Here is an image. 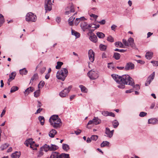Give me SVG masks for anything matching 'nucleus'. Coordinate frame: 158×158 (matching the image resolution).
I'll list each match as a JSON object with an SVG mask.
<instances>
[{
	"mask_svg": "<svg viewBox=\"0 0 158 158\" xmlns=\"http://www.w3.org/2000/svg\"><path fill=\"white\" fill-rule=\"evenodd\" d=\"M109 144V142L107 141H103L101 144L100 146L101 147H104L106 146H108Z\"/></svg>",
	"mask_w": 158,
	"mask_h": 158,
	"instance_id": "38",
	"label": "nucleus"
},
{
	"mask_svg": "<svg viewBox=\"0 0 158 158\" xmlns=\"http://www.w3.org/2000/svg\"><path fill=\"white\" fill-rule=\"evenodd\" d=\"M115 46L118 47V46L121 48H124L123 44L121 42L118 41L116 42L115 43Z\"/></svg>",
	"mask_w": 158,
	"mask_h": 158,
	"instance_id": "31",
	"label": "nucleus"
},
{
	"mask_svg": "<svg viewBox=\"0 0 158 158\" xmlns=\"http://www.w3.org/2000/svg\"><path fill=\"white\" fill-rule=\"evenodd\" d=\"M59 119H60L59 117L57 115H52L50 118L49 119V122H53L55 120H58Z\"/></svg>",
	"mask_w": 158,
	"mask_h": 158,
	"instance_id": "18",
	"label": "nucleus"
},
{
	"mask_svg": "<svg viewBox=\"0 0 158 158\" xmlns=\"http://www.w3.org/2000/svg\"><path fill=\"white\" fill-rule=\"evenodd\" d=\"M88 76L91 80H95L98 77V74L96 71L91 70L87 73Z\"/></svg>",
	"mask_w": 158,
	"mask_h": 158,
	"instance_id": "6",
	"label": "nucleus"
},
{
	"mask_svg": "<svg viewBox=\"0 0 158 158\" xmlns=\"http://www.w3.org/2000/svg\"><path fill=\"white\" fill-rule=\"evenodd\" d=\"M62 148L64 150L67 151L69 149V146L66 144H63L62 145Z\"/></svg>",
	"mask_w": 158,
	"mask_h": 158,
	"instance_id": "34",
	"label": "nucleus"
},
{
	"mask_svg": "<svg viewBox=\"0 0 158 158\" xmlns=\"http://www.w3.org/2000/svg\"><path fill=\"white\" fill-rule=\"evenodd\" d=\"M90 16L91 17H93L95 20H96L98 17V15H95L93 14H90Z\"/></svg>",
	"mask_w": 158,
	"mask_h": 158,
	"instance_id": "57",
	"label": "nucleus"
},
{
	"mask_svg": "<svg viewBox=\"0 0 158 158\" xmlns=\"http://www.w3.org/2000/svg\"><path fill=\"white\" fill-rule=\"evenodd\" d=\"M9 144L6 143H4V144L2 145L1 146V149L2 150H3L6 149L9 146Z\"/></svg>",
	"mask_w": 158,
	"mask_h": 158,
	"instance_id": "41",
	"label": "nucleus"
},
{
	"mask_svg": "<svg viewBox=\"0 0 158 158\" xmlns=\"http://www.w3.org/2000/svg\"><path fill=\"white\" fill-rule=\"evenodd\" d=\"M43 150L44 151L47 152L48 150L50 151V146L47 144L44 145L43 148H42Z\"/></svg>",
	"mask_w": 158,
	"mask_h": 158,
	"instance_id": "35",
	"label": "nucleus"
},
{
	"mask_svg": "<svg viewBox=\"0 0 158 158\" xmlns=\"http://www.w3.org/2000/svg\"><path fill=\"white\" fill-rule=\"evenodd\" d=\"M43 151L42 148H41L39 152L37 154V157L40 158L43 155L44 153L42 152Z\"/></svg>",
	"mask_w": 158,
	"mask_h": 158,
	"instance_id": "44",
	"label": "nucleus"
},
{
	"mask_svg": "<svg viewBox=\"0 0 158 158\" xmlns=\"http://www.w3.org/2000/svg\"><path fill=\"white\" fill-rule=\"evenodd\" d=\"M81 131L80 130L78 129L76 131H74V133L77 135H79L81 132Z\"/></svg>",
	"mask_w": 158,
	"mask_h": 158,
	"instance_id": "63",
	"label": "nucleus"
},
{
	"mask_svg": "<svg viewBox=\"0 0 158 158\" xmlns=\"http://www.w3.org/2000/svg\"><path fill=\"white\" fill-rule=\"evenodd\" d=\"M135 66L134 64L131 62H128L126 64L125 67V70H129L134 69Z\"/></svg>",
	"mask_w": 158,
	"mask_h": 158,
	"instance_id": "13",
	"label": "nucleus"
},
{
	"mask_svg": "<svg viewBox=\"0 0 158 158\" xmlns=\"http://www.w3.org/2000/svg\"><path fill=\"white\" fill-rule=\"evenodd\" d=\"M85 19L84 17H82L80 18H77L74 21V24L75 25H77L79 22L81 21H84Z\"/></svg>",
	"mask_w": 158,
	"mask_h": 158,
	"instance_id": "21",
	"label": "nucleus"
},
{
	"mask_svg": "<svg viewBox=\"0 0 158 158\" xmlns=\"http://www.w3.org/2000/svg\"><path fill=\"white\" fill-rule=\"evenodd\" d=\"M148 124H155L158 123V120L156 118H151L148 119Z\"/></svg>",
	"mask_w": 158,
	"mask_h": 158,
	"instance_id": "17",
	"label": "nucleus"
},
{
	"mask_svg": "<svg viewBox=\"0 0 158 158\" xmlns=\"http://www.w3.org/2000/svg\"><path fill=\"white\" fill-rule=\"evenodd\" d=\"M68 72L66 68H62L58 71L56 74V77L59 80L64 81L68 75Z\"/></svg>",
	"mask_w": 158,
	"mask_h": 158,
	"instance_id": "2",
	"label": "nucleus"
},
{
	"mask_svg": "<svg viewBox=\"0 0 158 158\" xmlns=\"http://www.w3.org/2000/svg\"><path fill=\"white\" fill-rule=\"evenodd\" d=\"M155 75V73L154 72H153L151 75L149 76L147 78V81L145 83L146 86H148L149 85L151 82L154 79Z\"/></svg>",
	"mask_w": 158,
	"mask_h": 158,
	"instance_id": "11",
	"label": "nucleus"
},
{
	"mask_svg": "<svg viewBox=\"0 0 158 158\" xmlns=\"http://www.w3.org/2000/svg\"><path fill=\"white\" fill-rule=\"evenodd\" d=\"M45 4H50L52 5L51 0H45Z\"/></svg>",
	"mask_w": 158,
	"mask_h": 158,
	"instance_id": "59",
	"label": "nucleus"
},
{
	"mask_svg": "<svg viewBox=\"0 0 158 158\" xmlns=\"http://www.w3.org/2000/svg\"><path fill=\"white\" fill-rule=\"evenodd\" d=\"M97 36L99 38H103L105 36V35L104 34L101 32H98L96 33Z\"/></svg>",
	"mask_w": 158,
	"mask_h": 158,
	"instance_id": "32",
	"label": "nucleus"
},
{
	"mask_svg": "<svg viewBox=\"0 0 158 158\" xmlns=\"http://www.w3.org/2000/svg\"><path fill=\"white\" fill-rule=\"evenodd\" d=\"M153 53L152 52H147L145 55L146 58L148 59H150L152 57Z\"/></svg>",
	"mask_w": 158,
	"mask_h": 158,
	"instance_id": "24",
	"label": "nucleus"
},
{
	"mask_svg": "<svg viewBox=\"0 0 158 158\" xmlns=\"http://www.w3.org/2000/svg\"><path fill=\"white\" fill-rule=\"evenodd\" d=\"M34 144L35 143H32L30 145V148H32L33 150L37 149L36 147L35 146H34Z\"/></svg>",
	"mask_w": 158,
	"mask_h": 158,
	"instance_id": "55",
	"label": "nucleus"
},
{
	"mask_svg": "<svg viewBox=\"0 0 158 158\" xmlns=\"http://www.w3.org/2000/svg\"><path fill=\"white\" fill-rule=\"evenodd\" d=\"M27 140L29 141V145L32 143H35V142L32 141L33 139L31 138Z\"/></svg>",
	"mask_w": 158,
	"mask_h": 158,
	"instance_id": "60",
	"label": "nucleus"
},
{
	"mask_svg": "<svg viewBox=\"0 0 158 158\" xmlns=\"http://www.w3.org/2000/svg\"><path fill=\"white\" fill-rule=\"evenodd\" d=\"M133 86H132L136 90H139L140 89V86L139 85L136 84L135 85H134Z\"/></svg>",
	"mask_w": 158,
	"mask_h": 158,
	"instance_id": "53",
	"label": "nucleus"
},
{
	"mask_svg": "<svg viewBox=\"0 0 158 158\" xmlns=\"http://www.w3.org/2000/svg\"><path fill=\"white\" fill-rule=\"evenodd\" d=\"M27 72L28 71L25 68H23V69H20V75H26Z\"/></svg>",
	"mask_w": 158,
	"mask_h": 158,
	"instance_id": "30",
	"label": "nucleus"
},
{
	"mask_svg": "<svg viewBox=\"0 0 158 158\" xmlns=\"http://www.w3.org/2000/svg\"><path fill=\"white\" fill-rule=\"evenodd\" d=\"M63 64V63L62 62L58 61L57 63V65L56 66V69H59Z\"/></svg>",
	"mask_w": 158,
	"mask_h": 158,
	"instance_id": "40",
	"label": "nucleus"
},
{
	"mask_svg": "<svg viewBox=\"0 0 158 158\" xmlns=\"http://www.w3.org/2000/svg\"><path fill=\"white\" fill-rule=\"evenodd\" d=\"M44 82L43 81H41L38 85V87L39 89H41L44 85Z\"/></svg>",
	"mask_w": 158,
	"mask_h": 158,
	"instance_id": "45",
	"label": "nucleus"
},
{
	"mask_svg": "<svg viewBox=\"0 0 158 158\" xmlns=\"http://www.w3.org/2000/svg\"><path fill=\"white\" fill-rule=\"evenodd\" d=\"M88 56L90 61L93 62L94 60V53L92 49L89 50Z\"/></svg>",
	"mask_w": 158,
	"mask_h": 158,
	"instance_id": "12",
	"label": "nucleus"
},
{
	"mask_svg": "<svg viewBox=\"0 0 158 158\" xmlns=\"http://www.w3.org/2000/svg\"><path fill=\"white\" fill-rule=\"evenodd\" d=\"M66 11L65 12V14L67 15H69L71 12H74L75 10L73 6L71 4L69 6L66 8Z\"/></svg>",
	"mask_w": 158,
	"mask_h": 158,
	"instance_id": "10",
	"label": "nucleus"
},
{
	"mask_svg": "<svg viewBox=\"0 0 158 158\" xmlns=\"http://www.w3.org/2000/svg\"><path fill=\"white\" fill-rule=\"evenodd\" d=\"M109 111H104L102 112V114L104 116H108Z\"/></svg>",
	"mask_w": 158,
	"mask_h": 158,
	"instance_id": "51",
	"label": "nucleus"
},
{
	"mask_svg": "<svg viewBox=\"0 0 158 158\" xmlns=\"http://www.w3.org/2000/svg\"><path fill=\"white\" fill-rule=\"evenodd\" d=\"M37 20V17L32 12L27 13L26 16V20L27 22H35Z\"/></svg>",
	"mask_w": 158,
	"mask_h": 158,
	"instance_id": "5",
	"label": "nucleus"
},
{
	"mask_svg": "<svg viewBox=\"0 0 158 158\" xmlns=\"http://www.w3.org/2000/svg\"><path fill=\"white\" fill-rule=\"evenodd\" d=\"M108 116H110L112 117H114L115 116V115L114 113L112 112H109Z\"/></svg>",
	"mask_w": 158,
	"mask_h": 158,
	"instance_id": "64",
	"label": "nucleus"
},
{
	"mask_svg": "<svg viewBox=\"0 0 158 158\" xmlns=\"http://www.w3.org/2000/svg\"><path fill=\"white\" fill-rule=\"evenodd\" d=\"M81 23V27L83 31H85L86 29H88L92 26L91 24H88L87 23L82 21Z\"/></svg>",
	"mask_w": 158,
	"mask_h": 158,
	"instance_id": "9",
	"label": "nucleus"
},
{
	"mask_svg": "<svg viewBox=\"0 0 158 158\" xmlns=\"http://www.w3.org/2000/svg\"><path fill=\"white\" fill-rule=\"evenodd\" d=\"M11 157L13 158H19L20 157V153L16 151L12 154Z\"/></svg>",
	"mask_w": 158,
	"mask_h": 158,
	"instance_id": "26",
	"label": "nucleus"
},
{
	"mask_svg": "<svg viewBox=\"0 0 158 158\" xmlns=\"http://www.w3.org/2000/svg\"><path fill=\"white\" fill-rule=\"evenodd\" d=\"M50 123L51 125L56 129L60 128L62 125L61 120L60 119L55 120L53 122H52Z\"/></svg>",
	"mask_w": 158,
	"mask_h": 158,
	"instance_id": "7",
	"label": "nucleus"
},
{
	"mask_svg": "<svg viewBox=\"0 0 158 158\" xmlns=\"http://www.w3.org/2000/svg\"><path fill=\"white\" fill-rule=\"evenodd\" d=\"M52 5L45 4L44 8L46 13L49 12L52 10Z\"/></svg>",
	"mask_w": 158,
	"mask_h": 158,
	"instance_id": "16",
	"label": "nucleus"
},
{
	"mask_svg": "<svg viewBox=\"0 0 158 158\" xmlns=\"http://www.w3.org/2000/svg\"><path fill=\"white\" fill-rule=\"evenodd\" d=\"M56 133L57 131L55 130L52 129L50 131L49 135L50 137L53 138Z\"/></svg>",
	"mask_w": 158,
	"mask_h": 158,
	"instance_id": "23",
	"label": "nucleus"
},
{
	"mask_svg": "<svg viewBox=\"0 0 158 158\" xmlns=\"http://www.w3.org/2000/svg\"><path fill=\"white\" fill-rule=\"evenodd\" d=\"M98 23H99L100 24L103 25L106 23V21L104 19H103L100 21H98Z\"/></svg>",
	"mask_w": 158,
	"mask_h": 158,
	"instance_id": "58",
	"label": "nucleus"
},
{
	"mask_svg": "<svg viewBox=\"0 0 158 158\" xmlns=\"http://www.w3.org/2000/svg\"><path fill=\"white\" fill-rule=\"evenodd\" d=\"M105 133L107 135V136L109 138H111L112 136V133H111L110 129L108 127L106 128Z\"/></svg>",
	"mask_w": 158,
	"mask_h": 158,
	"instance_id": "22",
	"label": "nucleus"
},
{
	"mask_svg": "<svg viewBox=\"0 0 158 158\" xmlns=\"http://www.w3.org/2000/svg\"><path fill=\"white\" fill-rule=\"evenodd\" d=\"M119 124V123L116 120H114L112 122L113 126L114 128H117Z\"/></svg>",
	"mask_w": 158,
	"mask_h": 158,
	"instance_id": "36",
	"label": "nucleus"
},
{
	"mask_svg": "<svg viewBox=\"0 0 158 158\" xmlns=\"http://www.w3.org/2000/svg\"><path fill=\"white\" fill-rule=\"evenodd\" d=\"M79 87L80 88L82 92L85 93L87 92V89L84 86L81 85L79 86Z\"/></svg>",
	"mask_w": 158,
	"mask_h": 158,
	"instance_id": "29",
	"label": "nucleus"
},
{
	"mask_svg": "<svg viewBox=\"0 0 158 158\" xmlns=\"http://www.w3.org/2000/svg\"><path fill=\"white\" fill-rule=\"evenodd\" d=\"M113 57L115 59L118 60L119 59L120 57V55L117 52H115L114 53Z\"/></svg>",
	"mask_w": 158,
	"mask_h": 158,
	"instance_id": "37",
	"label": "nucleus"
},
{
	"mask_svg": "<svg viewBox=\"0 0 158 158\" xmlns=\"http://www.w3.org/2000/svg\"><path fill=\"white\" fill-rule=\"evenodd\" d=\"M56 21L59 24L61 21V18L60 17H57L56 19Z\"/></svg>",
	"mask_w": 158,
	"mask_h": 158,
	"instance_id": "62",
	"label": "nucleus"
},
{
	"mask_svg": "<svg viewBox=\"0 0 158 158\" xmlns=\"http://www.w3.org/2000/svg\"><path fill=\"white\" fill-rule=\"evenodd\" d=\"M107 40L110 42H113L114 41V39L112 36L109 35L107 38Z\"/></svg>",
	"mask_w": 158,
	"mask_h": 158,
	"instance_id": "49",
	"label": "nucleus"
},
{
	"mask_svg": "<svg viewBox=\"0 0 158 158\" xmlns=\"http://www.w3.org/2000/svg\"><path fill=\"white\" fill-rule=\"evenodd\" d=\"M46 68L45 67H43L40 70V72L41 74L43 73L46 70Z\"/></svg>",
	"mask_w": 158,
	"mask_h": 158,
	"instance_id": "61",
	"label": "nucleus"
},
{
	"mask_svg": "<svg viewBox=\"0 0 158 158\" xmlns=\"http://www.w3.org/2000/svg\"><path fill=\"white\" fill-rule=\"evenodd\" d=\"M60 158H70L69 154L62 153L60 154Z\"/></svg>",
	"mask_w": 158,
	"mask_h": 158,
	"instance_id": "39",
	"label": "nucleus"
},
{
	"mask_svg": "<svg viewBox=\"0 0 158 158\" xmlns=\"http://www.w3.org/2000/svg\"><path fill=\"white\" fill-rule=\"evenodd\" d=\"M72 86H69L67 88H65L63 90L61 91L59 94L60 96L61 97H65L68 94L71 89Z\"/></svg>",
	"mask_w": 158,
	"mask_h": 158,
	"instance_id": "8",
	"label": "nucleus"
},
{
	"mask_svg": "<svg viewBox=\"0 0 158 158\" xmlns=\"http://www.w3.org/2000/svg\"><path fill=\"white\" fill-rule=\"evenodd\" d=\"M123 42L126 46L131 47L133 48H135V45L134 43V40L131 37H130L127 41L125 39H123Z\"/></svg>",
	"mask_w": 158,
	"mask_h": 158,
	"instance_id": "4",
	"label": "nucleus"
},
{
	"mask_svg": "<svg viewBox=\"0 0 158 158\" xmlns=\"http://www.w3.org/2000/svg\"><path fill=\"white\" fill-rule=\"evenodd\" d=\"M111 76L116 82L119 84L117 86L119 88H124L125 85L133 86L134 84L133 80L128 75H124L121 76L118 75L113 74Z\"/></svg>",
	"mask_w": 158,
	"mask_h": 158,
	"instance_id": "1",
	"label": "nucleus"
},
{
	"mask_svg": "<svg viewBox=\"0 0 158 158\" xmlns=\"http://www.w3.org/2000/svg\"><path fill=\"white\" fill-rule=\"evenodd\" d=\"M101 123V120L98 117H94L92 120H89L87 124V127L90 129L94 125H97Z\"/></svg>",
	"mask_w": 158,
	"mask_h": 158,
	"instance_id": "3",
	"label": "nucleus"
},
{
	"mask_svg": "<svg viewBox=\"0 0 158 158\" xmlns=\"http://www.w3.org/2000/svg\"><path fill=\"white\" fill-rule=\"evenodd\" d=\"M98 138V136L97 135H92L91 137V139L92 140L96 141Z\"/></svg>",
	"mask_w": 158,
	"mask_h": 158,
	"instance_id": "50",
	"label": "nucleus"
},
{
	"mask_svg": "<svg viewBox=\"0 0 158 158\" xmlns=\"http://www.w3.org/2000/svg\"><path fill=\"white\" fill-rule=\"evenodd\" d=\"M72 34L73 35L75 36L77 38H78L80 36V34L79 33L72 29Z\"/></svg>",
	"mask_w": 158,
	"mask_h": 158,
	"instance_id": "33",
	"label": "nucleus"
},
{
	"mask_svg": "<svg viewBox=\"0 0 158 158\" xmlns=\"http://www.w3.org/2000/svg\"><path fill=\"white\" fill-rule=\"evenodd\" d=\"M75 19V18L73 16H72L69 18L68 20V22L69 25L72 26L73 24V21Z\"/></svg>",
	"mask_w": 158,
	"mask_h": 158,
	"instance_id": "27",
	"label": "nucleus"
},
{
	"mask_svg": "<svg viewBox=\"0 0 158 158\" xmlns=\"http://www.w3.org/2000/svg\"><path fill=\"white\" fill-rule=\"evenodd\" d=\"M19 89L18 87L16 86H14L11 88L10 92L11 93H13L15 91L18 90Z\"/></svg>",
	"mask_w": 158,
	"mask_h": 158,
	"instance_id": "43",
	"label": "nucleus"
},
{
	"mask_svg": "<svg viewBox=\"0 0 158 158\" xmlns=\"http://www.w3.org/2000/svg\"><path fill=\"white\" fill-rule=\"evenodd\" d=\"M99 47L101 50L102 51H104L106 48V46L102 44H100Z\"/></svg>",
	"mask_w": 158,
	"mask_h": 158,
	"instance_id": "48",
	"label": "nucleus"
},
{
	"mask_svg": "<svg viewBox=\"0 0 158 158\" xmlns=\"http://www.w3.org/2000/svg\"><path fill=\"white\" fill-rule=\"evenodd\" d=\"M114 51H116L119 52H126V50L124 49H119L118 48H116L114 50Z\"/></svg>",
	"mask_w": 158,
	"mask_h": 158,
	"instance_id": "56",
	"label": "nucleus"
},
{
	"mask_svg": "<svg viewBox=\"0 0 158 158\" xmlns=\"http://www.w3.org/2000/svg\"><path fill=\"white\" fill-rule=\"evenodd\" d=\"M50 158H60V154L56 152H53L51 154Z\"/></svg>",
	"mask_w": 158,
	"mask_h": 158,
	"instance_id": "15",
	"label": "nucleus"
},
{
	"mask_svg": "<svg viewBox=\"0 0 158 158\" xmlns=\"http://www.w3.org/2000/svg\"><path fill=\"white\" fill-rule=\"evenodd\" d=\"M38 79V76L37 74H35L32 77L31 79L30 83H33L34 81L37 80Z\"/></svg>",
	"mask_w": 158,
	"mask_h": 158,
	"instance_id": "25",
	"label": "nucleus"
},
{
	"mask_svg": "<svg viewBox=\"0 0 158 158\" xmlns=\"http://www.w3.org/2000/svg\"><path fill=\"white\" fill-rule=\"evenodd\" d=\"M38 119L39 120L41 125H43L44 123V118L42 116H40L38 117Z\"/></svg>",
	"mask_w": 158,
	"mask_h": 158,
	"instance_id": "28",
	"label": "nucleus"
},
{
	"mask_svg": "<svg viewBox=\"0 0 158 158\" xmlns=\"http://www.w3.org/2000/svg\"><path fill=\"white\" fill-rule=\"evenodd\" d=\"M58 147L57 146L53 144H51L50 146V151H55L57 149Z\"/></svg>",
	"mask_w": 158,
	"mask_h": 158,
	"instance_id": "42",
	"label": "nucleus"
},
{
	"mask_svg": "<svg viewBox=\"0 0 158 158\" xmlns=\"http://www.w3.org/2000/svg\"><path fill=\"white\" fill-rule=\"evenodd\" d=\"M151 63L153 64V65L154 66H157L158 65V61H152Z\"/></svg>",
	"mask_w": 158,
	"mask_h": 158,
	"instance_id": "54",
	"label": "nucleus"
},
{
	"mask_svg": "<svg viewBox=\"0 0 158 158\" xmlns=\"http://www.w3.org/2000/svg\"><path fill=\"white\" fill-rule=\"evenodd\" d=\"M34 90V88L33 87H30L27 88L24 92L25 95H27L29 93L32 92Z\"/></svg>",
	"mask_w": 158,
	"mask_h": 158,
	"instance_id": "19",
	"label": "nucleus"
},
{
	"mask_svg": "<svg viewBox=\"0 0 158 158\" xmlns=\"http://www.w3.org/2000/svg\"><path fill=\"white\" fill-rule=\"evenodd\" d=\"M40 94V90L39 89L36 90L34 92V96L35 97L37 98L38 97Z\"/></svg>",
	"mask_w": 158,
	"mask_h": 158,
	"instance_id": "46",
	"label": "nucleus"
},
{
	"mask_svg": "<svg viewBox=\"0 0 158 158\" xmlns=\"http://www.w3.org/2000/svg\"><path fill=\"white\" fill-rule=\"evenodd\" d=\"M16 75V73L14 72L11 73L9 75V78L8 79V82H10L12 80L14 79Z\"/></svg>",
	"mask_w": 158,
	"mask_h": 158,
	"instance_id": "20",
	"label": "nucleus"
},
{
	"mask_svg": "<svg viewBox=\"0 0 158 158\" xmlns=\"http://www.w3.org/2000/svg\"><path fill=\"white\" fill-rule=\"evenodd\" d=\"M4 22V19L3 15L0 14V24H3Z\"/></svg>",
	"mask_w": 158,
	"mask_h": 158,
	"instance_id": "47",
	"label": "nucleus"
},
{
	"mask_svg": "<svg viewBox=\"0 0 158 158\" xmlns=\"http://www.w3.org/2000/svg\"><path fill=\"white\" fill-rule=\"evenodd\" d=\"M90 40L94 43H96L97 41V38L96 36L94 33H92L91 35L89 37Z\"/></svg>",
	"mask_w": 158,
	"mask_h": 158,
	"instance_id": "14",
	"label": "nucleus"
},
{
	"mask_svg": "<svg viewBox=\"0 0 158 158\" xmlns=\"http://www.w3.org/2000/svg\"><path fill=\"white\" fill-rule=\"evenodd\" d=\"M147 113L144 112H141L139 114V116L141 117H143L145 116L146 115Z\"/></svg>",
	"mask_w": 158,
	"mask_h": 158,
	"instance_id": "52",
	"label": "nucleus"
}]
</instances>
